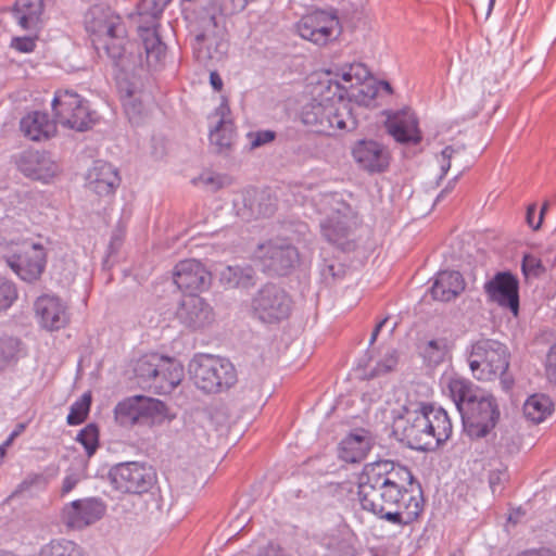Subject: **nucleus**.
<instances>
[{
	"label": "nucleus",
	"mask_w": 556,
	"mask_h": 556,
	"mask_svg": "<svg viewBox=\"0 0 556 556\" xmlns=\"http://www.w3.org/2000/svg\"><path fill=\"white\" fill-rule=\"evenodd\" d=\"M295 30L302 39L325 47L340 37L342 27L337 10L329 9L305 14L295 24Z\"/></svg>",
	"instance_id": "nucleus-10"
},
{
	"label": "nucleus",
	"mask_w": 556,
	"mask_h": 556,
	"mask_svg": "<svg viewBox=\"0 0 556 556\" xmlns=\"http://www.w3.org/2000/svg\"><path fill=\"white\" fill-rule=\"evenodd\" d=\"M447 390L459 413L467 407V404H470L471 401H476L480 396L478 388L471 381L462 377L451 378L447 383Z\"/></svg>",
	"instance_id": "nucleus-35"
},
{
	"label": "nucleus",
	"mask_w": 556,
	"mask_h": 556,
	"mask_svg": "<svg viewBox=\"0 0 556 556\" xmlns=\"http://www.w3.org/2000/svg\"><path fill=\"white\" fill-rule=\"evenodd\" d=\"M179 321L197 330L211 325L214 320L212 306L197 294H186L176 312Z\"/></svg>",
	"instance_id": "nucleus-25"
},
{
	"label": "nucleus",
	"mask_w": 556,
	"mask_h": 556,
	"mask_svg": "<svg viewBox=\"0 0 556 556\" xmlns=\"http://www.w3.org/2000/svg\"><path fill=\"white\" fill-rule=\"evenodd\" d=\"M300 119L311 131L325 136H334L339 131H349L357 127V121L349 105L340 108L317 99L302 106Z\"/></svg>",
	"instance_id": "nucleus-5"
},
{
	"label": "nucleus",
	"mask_w": 556,
	"mask_h": 556,
	"mask_svg": "<svg viewBox=\"0 0 556 556\" xmlns=\"http://www.w3.org/2000/svg\"><path fill=\"white\" fill-rule=\"evenodd\" d=\"M85 27L99 56H106L114 66L127 71L147 66L146 53H135L124 18L106 4H94L85 14Z\"/></svg>",
	"instance_id": "nucleus-1"
},
{
	"label": "nucleus",
	"mask_w": 556,
	"mask_h": 556,
	"mask_svg": "<svg viewBox=\"0 0 556 556\" xmlns=\"http://www.w3.org/2000/svg\"><path fill=\"white\" fill-rule=\"evenodd\" d=\"M92 397L90 393H84L79 400L74 402L70 407L66 422L70 426H77L83 424L90 412Z\"/></svg>",
	"instance_id": "nucleus-43"
},
{
	"label": "nucleus",
	"mask_w": 556,
	"mask_h": 556,
	"mask_svg": "<svg viewBox=\"0 0 556 556\" xmlns=\"http://www.w3.org/2000/svg\"><path fill=\"white\" fill-rule=\"evenodd\" d=\"M40 556H83L81 548L68 540H52L40 551Z\"/></svg>",
	"instance_id": "nucleus-42"
},
{
	"label": "nucleus",
	"mask_w": 556,
	"mask_h": 556,
	"mask_svg": "<svg viewBox=\"0 0 556 556\" xmlns=\"http://www.w3.org/2000/svg\"><path fill=\"white\" fill-rule=\"evenodd\" d=\"M508 348L493 339L482 338L473 342L467 355L470 371L477 380L491 381L509 367Z\"/></svg>",
	"instance_id": "nucleus-6"
},
{
	"label": "nucleus",
	"mask_w": 556,
	"mask_h": 556,
	"mask_svg": "<svg viewBox=\"0 0 556 556\" xmlns=\"http://www.w3.org/2000/svg\"><path fill=\"white\" fill-rule=\"evenodd\" d=\"M374 445L371 433L358 428L349 433L340 443V457L346 463L362 462Z\"/></svg>",
	"instance_id": "nucleus-29"
},
{
	"label": "nucleus",
	"mask_w": 556,
	"mask_h": 556,
	"mask_svg": "<svg viewBox=\"0 0 556 556\" xmlns=\"http://www.w3.org/2000/svg\"><path fill=\"white\" fill-rule=\"evenodd\" d=\"M51 105L56 122L65 127L84 131L94 123L88 102L73 90H56Z\"/></svg>",
	"instance_id": "nucleus-12"
},
{
	"label": "nucleus",
	"mask_w": 556,
	"mask_h": 556,
	"mask_svg": "<svg viewBox=\"0 0 556 556\" xmlns=\"http://www.w3.org/2000/svg\"><path fill=\"white\" fill-rule=\"evenodd\" d=\"M13 161L25 177L42 182H49L61 170L48 153L38 150H23L13 155Z\"/></svg>",
	"instance_id": "nucleus-18"
},
{
	"label": "nucleus",
	"mask_w": 556,
	"mask_h": 556,
	"mask_svg": "<svg viewBox=\"0 0 556 556\" xmlns=\"http://www.w3.org/2000/svg\"><path fill=\"white\" fill-rule=\"evenodd\" d=\"M484 292L491 302L508 308L515 315L519 311V280L508 270L496 273L484 283Z\"/></svg>",
	"instance_id": "nucleus-19"
},
{
	"label": "nucleus",
	"mask_w": 556,
	"mask_h": 556,
	"mask_svg": "<svg viewBox=\"0 0 556 556\" xmlns=\"http://www.w3.org/2000/svg\"><path fill=\"white\" fill-rule=\"evenodd\" d=\"M378 479L375 475H359L357 495L362 508L397 526H408L416 521L424 510L420 485L417 484L416 494L400 493L383 485Z\"/></svg>",
	"instance_id": "nucleus-3"
},
{
	"label": "nucleus",
	"mask_w": 556,
	"mask_h": 556,
	"mask_svg": "<svg viewBox=\"0 0 556 556\" xmlns=\"http://www.w3.org/2000/svg\"><path fill=\"white\" fill-rule=\"evenodd\" d=\"M25 137L33 141L50 138L56 130L55 122L46 112L34 111L25 115L20 123Z\"/></svg>",
	"instance_id": "nucleus-32"
},
{
	"label": "nucleus",
	"mask_w": 556,
	"mask_h": 556,
	"mask_svg": "<svg viewBox=\"0 0 556 556\" xmlns=\"http://www.w3.org/2000/svg\"><path fill=\"white\" fill-rule=\"evenodd\" d=\"M465 287V279L459 271L442 270L437 274L430 293L437 301L450 302L456 299Z\"/></svg>",
	"instance_id": "nucleus-30"
},
{
	"label": "nucleus",
	"mask_w": 556,
	"mask_h": 556,
	"mask_svg": "<svg viewBox=\"0 0 556 556\" xmlns=\"http://www.w3.org/2000/svg\"><path fill=\"white\" fill-rule=\"evenodd\" d=\"M161 365L150 390L157 394H168L184 379V366L178 361L166 356L162 357Z\"/></svg>",
	"instance_id": "nucleus-31"
},
{
	"label": "nucleus",
	"mask_w": 556,
	"mask_h": 556,
	"mask_svg": "<svg viewBox=\"0 0 556 556\" xmlns=\"http://www.w3.org/2000/svg\"><path fill=\"white\" fill-rule=\"evenodd\" d=\"M506 479L507 472L505 468L491 470L489 473V485L492 493H496Z\"/></svg>",
	"instance_id": "nucleus-56"
},
{
	"label": "nucleus",
	"mask_w": 556,
	"mask_h": 556,
	"mask_svg": "<svg viewBox=\"0 0 556 556\" xmlns=\"http://www.w3.org/2000/svg\"><path fill=\"white\" fill-rule=\"evenodd\" d=\"M255 256L264 273L287 276L300 263L298 249L286 238L269 239L257 245Z\"/></svg>",
	"instance_id": "nucleus-11"
},
{
	"label": "nucleus",
	"mask_w": 556,
	"mask_h": 556,
	"mask_svg": "<svg viewBox=\"0 0 556 556\" xmlns=\"http://www.w3.org/2000/svg\"><path fill=\"white\" fill-rule=\"evenodd\" d=\"M318 101L324 103H334L337 106L349 105L344 99L350 96L348 87L342 85L339 79L328 78L319 84Z\"/></svg>",
	"instance_id": "nucleus-40"
},
{
	"label": "nucleus",
	"mask_w": 556,
	"mask_h": 556,
	"mask_svg": "<svg viewBox=\"0 0 556 556\" xmlns=\"http://www.w3.org/2000/svg\"><path fill=\"white\" fill-rule=\"evenodd\" d=\"M292 301L288 293L276 283L264 285L254 294L251 307L254 315L263 323H278L289 317Z\"/></svg>",
	"instance_id": "nucleus-15"
},
{
	"label": "nucleus",
	"mask_w": 556,
	"mask_h": 556,
	"mask_svg": "<svg viewBox=\"0 0 556 556\" xmlns=\"http://www.w3.org/2000/svg\"><path fill=\"white\" fill-rule=\"evenodd\" d=\"M356 215L348 216L342 211L333 213L320 222V232L331 244L343 252L356 250L358 243L353 232Z\"/></svg>",
	"instance_id": "nucleus-17"
},
{
	"label": "nucleus",
	"mask_w": 556,
	"mask_h": 556,
	"mask_svg": "<svg viewBox=\"0 0 556 556\" xmlns=\"http://www.w3.org/2000/svg\"><path fill=\"white\" fill-rule=\"evenodd\" d=\"M36 316L42 328L56 331L70 321L67 305L56 295L42 294L34 303Z\"/></svg>",
	"instance_id": "nucleus-23"
},
{
	"label": "nucleus",
	"mask_w": 556,
	"mask_h": 556,
	"mask_svg": "<svg viewBox=\"0 0 556 556\" xmlns=\"http://www.w3.org/2000/svg\"><path fill=\"white\" fill-rule=\"evenodd\" d=\"M460 414L464 431L471 439L486 437L500 419V409L493 395H480Z\"/></svg>",
	"instance_id": "nucleus-14"
},
{
	"label": "nucleus",
	"mask_w": 556,
	"mask_h": 556,
	"mask_svg": "<svg viewBox=\"0 0 556 556\" xmlns=\"http://www.w3.org/2000/svg\"><path fill=\"white\" fill-rule=\"evenodd\" d=\"M17 295L15 283L7 278L0 277V311L9 309L17 300Z\"/></svg>",
	"instance_id": "nucleus-49"
},
{
	"label": "nucleus",
	"mask_w": 556,
	"mask_h": 556,
	"mask_svg": "<svg viewBox=\"0 0 556 556\" xmlns=\"http://www.w3.org/2000/svg\"><path fill=\"white\" fill-rule=\"evenodd\" d=\"M518 556H556V554L551 549L542 548V549H538V551L536 549L527 551V552L521 553Z\"/></svg>",
	"instance_id": "nucleus-64"
},
{
	"label": "nucleus",
	"mask_w": 556,
	"mask_h": 556,
	"mask_svg": "<svg viewBox=\"0 0 556 556\" xmlns=\"http://www.w3.org/2000/svg\"><path fill=\"white\" fill-rule=\"evenodd\" d=\"M11 47L20 52L28 53L34 51L36 43L30 37H15L12 39Z\"/></svg>",
	"instance_id": "nucleus-58"
},
{
	"label": "nucleus",
	"mask_w": 556,
	"mask_h": 556,
	"mask_svg": "<svg viewBox=\"0 0 556 556\" xmlns=\"http://www.w3.org/2000/svg\"><path fill=\"white\" fill-rule=\"evenodd\" d=\"M243 200V208H253L255 203H257L258 208H267V206L271 205L264 204L262 201L265 199H269V194L266 190H257V189H249L244 193L241 194Z\"/></svg>",
	"instance_id": "nucleus-53"
},
{
	"label": "nucleus",
	"mask_w": 556,
	"mask_h": 556,
	"mask_svg": "<svg viewBox=\"0 0 556 556\" xmlns=\"http://www.w3.org/2000/svg\"><path fill=\"white\" fill-rule=\"evenodd\" d=\"M7 264L21 279L27 282L38 280L47 265V253L41 243L24 241L20 252L7 257Z\"/></svg>",
	"instance_id": "nucleus-16"
},
{
	"label": "nucleus",
	"mask_w": 556,
	"mask_h": 556,
	"mask_svg": "<svg viewBox=\"0 0 556 556\" xmlns=\"http://www.w3.org/2000/svg\"><path fill=\"white\" fill-rule=\"evenodd\" d=\"M521 270L526 278H539L545 274L546 268L539 257L528 253L522 257Z\"/></svg>",
	"instance_id": "nucleus-50"
},
{
	"label": "nucleus",
	"mask_w": 556,
	"mask_h": 556,
	"mask_svg": "<svg viewBox=\"0 0 556 556\" xmlns=\"http://www.w3.org/2000/svg\"><path fill=\"white\" fill-rule=\"evenodd\" d=\"M547 211H526V222L533 230H539Z\"/></svg>",
	"instance_id": "nucleus-59"
},
{
	"label": "nucleus",
	"mask_w": 556,
	"mask_h": 556,
	"mask_svg": "<svg viewBox=\"0 0 556 556\" xmlns=\"http://www.w3.org/2000/svg\"><path fill=\"white\" fill-rule=\"evenodd\" d=\"M355 163L369 173H382L390 164L389 150L375 140H358L352 148Z\"/></svg>",
	"instance_id": "nucleus-24"
},
{
	"label": "nucleus",
	"mask_w": 556,
	"mask_h": 556,
	"mask_svg": "<svg viewBox=\"0 0 556 556\" xmlns=\"http://www.w3.org/2000/svg\"><path fill=\"white\" fill-rule=\"evenodd\" d=\"M219 281L228 289H249L256 283V273L251 265H229L220 271Z\"/></svg>",
	"instance_id": "nucleus-34"
},
{
	"label": "nucleus",
	"mask_w": 556,
	"mask_h": 556,
	"mask_svg": "<svg viewBox=\"0 0 556 556\" xmlns=\"http://www.w3.org/2000/svg\"><path fill=\"white\" fill-rule=\"evenodd\" d=\"M377 96V88L372 84L363 81L350 91V96L346 97L350 101H355L359 105L369 106Z\"/></svg>",
	"instance_id": "nucleus-45"
},
{
	"label": "nucleus",
	"mask_w": 556,
	"mask_h": 556,
	"mask_svg": "<svg viewBox=\"0 0 556 556\" xmlns=\"http://www.w3.org/2000/svg\"><path fill=\"white\" fill-rule=\"evenodd\" d=\"M498 453L511 455L519 451L520 439L513 430H503L495 443Z\"/></svg>",
	"instance_id": "nucleus-48"
},
{
	"label": "nucleus",
	"mask_w": 556,
	"mask_h": 556,
	"mask_svg": "<svg viewBox=\"0 0 556 556\" xmlns=\"http://www.w3.org/2000/svg\"><path fill=\"white\" fill-rule=\"evenodd\" d=\"M333 76L348 87V91H351L367 79L369 71L362 63H351L336 68Z\"/></svg>",
	"instance_id": "nucleus-39"
},
{
	"label": "nucleus",
	"mask_w": 556,
	"mask_h": 556,
	"mask_svg": "<svg viewBox=\"0 0 556 556\" xmlns=\"http://www.w3.org/2000/svg\"><path fill=\"white\" fill-rule=\"evenodd\" d=\"M192 181L195 186H202L208 191H217L229 184V178L226 175L214 172H204Z\"/></svg>",
	"instance_id": "nucleus-47"
},
{
	"label": "nucleus",
	"mask_w": 556,
	"mask_h": 556,
	"mask_svg": "<svg viewBox=\"0 0 556 556\" xmlns=\"http://www.w3.org/2000/svg\"><path fill=\"white\" fill-rule=\"evenodd\" d=\"M388 132L401 143H418L421 134L414 112L403 110L389 117L386 122Z\"/></svg>",
	"instance_id": "nucleus-28"
},
{
	"label": "nucleus",
	"mask_w": 556,
	"mask_h": 556,
	"mask_svg": "<svg viewBox=\"0 0 556 556\" xmlns=\"http://www.w3.org/2000/svg\"><path fill=\"white\" fill-rule=\"evenodd\" d=\"M115 421L124 428L134 426L156 427L170 422L176 414L157 399L135 395L117 403L114 408Z\"/></svg>",
	"instance_id": "nucleus-4"
},
{
	"label": "nucleus",
	"mask_w": 556,
	"mask_h": 556,
	"mask_svg": "<svg viewBox=\"0 0 556 556\" xmlns=\"http://www.w3.org/2000/svg\"><path fill=\"white\" fill-rule=\"evenodd\" d=\"M257 556H282V554L278 545L269 542L258 549Z\"/></svg>",
	"instance_id": "nucleus-61"
},
{
	"label": "nucleus",
	"mask_w": 556,
	"mask_h": 556,
	"mask_svg": "<svg viewBox=\"0 0 556 556\" xmlns=\"http://www.w3.org/2000/svg\"><path fill=\"white\" fill-rule=\"evenodd\" d=\"M546 376L556 383V343L551 346L546 356Z\"/></svg>",
	"instance_id": "nucleus-57"
},
{
	"label": "nucleus",
	"mask_w": 556,
	"mask_h": 556,
	"mask_svg": "<svg viewBox=\"0 0 556 556\" xmlns=\"http://www.w3.org/2000/svg\"><path fill=\"white\" fill-rule=\"evenodd\" d=\"M362 472L367 476L375 475L376 478H379V482H383V485L400 491V493L414 494L413 490L409 491L405 488V484L413 485L415 482L413 472L406 466L383 459L366 464Z\"/></svg>",
	"instance_id": "nucleus-21"
},
{
	"label": "nucleus",
	"mask_w": 556,
	"mask_h": 556,
	"mask_svg": "<svg viewBox=\"0 0 556 556\" xmlns=\"http://www.w3.org/2000/svg\"><path fill=\"white\" fill-rule=\"evenodd\" d=\"M336 265L334 264H325L323 269H321V275L327 278L328 276L332 277L333 279L338 278V277H341V275L343 274V269L341 268L340 265H338V270H336Z\"/></svg>",
	"instance_id": "nucleus-62"
},
{
	"label": "nucleus",
	"mask_w": 556,
	"mask_h": 556,
	"mask_svg": "<svg viewBox=\"0 0 556 556\" xmlns=\"http://www.w3.org/2000/svg\"><path fill=\"white\" fill-rule=\"evenodd\" d=\"M191 47L198 62L207 65L210 62L222 60L227 50L225 27L213 14L201 16L190 30Z\"/></svg>",
	"instance_id": "nucleus-8"
},
{
	"label": "nucleus",
	"mask_w": 556,
	"mask_h": 556,
	"mask_svg": "<svg viewBox=\"0 0 556 556\" xmlns=\"http://www.w3.org/2000/svg\"><path fill=\"white\" fill-rule=\"evenodd\" d=\"M124 108L130 119L135 118L137 114L141 113V102H137L132 92L128 90L126 98L124 99Z\"/></svg>",
	"instance_id": "nucleus-54"
},
{
	"label": "nucleus",
	"mask_w": 556,
	"mask_h": 556,
	"mask_svg": "<svg viewBox=\"0 0 556 556\" xmlns=\"http://www.w3.org/2000/svg\"><path fill=\"white\" fill-rule=\"evenodd\" d=\"M212 127L210 129V143L217 153L227 152L235 139V125L230 118V110L226 101H223L210 116Z\"/></svg>",
	"instance_id": "nucleus-26"
},
{
	"label": "nucleus",
	"mask_w": 556,
	"mask_h": 556,
	"mask_svg": "<svg viewBox=\"0 0 556 556\" xmlns=\"http://www.w3.org/2000/svg\"><path fill=\"white\" fill-rule=\"evenodd\" d=\"M447 352V341L444 338L429 340L420 348L421 356L431 366L441 364Z\"/></svg>",
	"instance_id": "nucleus-41"
},
{
	"label": "nucleus",
	"mask_w": 556,
	"mask_h": 556,
	"mask_svg": "<svg viewBox=\"0 0 556 556\" xmlns=\"http://www.w3.org/2000/svg\"><path fill=\"white\" fill-rule=\"evenodd\" d=\"M165 9L157 0H140L137 7L138 15L142 24L138 26V33L146 52V63L149 68H157L165 56L166 47L162 42L156 27L157 20Z\"/></svg>",
	"instance_id": "nucleus-9"
},
{
	"label": "nucleus",
	"mask_w": 556,
	"mask_h": 556,
	"mask_svg": "<svg viewBox=\"0 0 556 556\" xmlns=\"http://www.w3.org/2000/svg\"><path fill=\"white\" fill-rule=\"evenodd\" d=\"M76 441L84 446L88 457H91L99 447V427L93 422L88 424L78 432Z\"/></svg>",
	"instance_id": "nucleus-44"
},
{
	"label": "nucleus",
	"mask_w": 556,
	"mask_h": 556,
	"mask_svg": "<svg viewBox=\"0 0 556 556\" xmlns=\"http://www.w3.org/2000/svg\"><path fill=\"white\" fill-rule=\"evenodd\" d=\"M399 363V353L395 349H389L382 358L377 362L376 366L370 370L371 378L380 377L393 371Z\"/></svg>",
	"instance_id": "nucleus-46"
},
{
	"label": "nucleus",
	"mask_w": 556,
	"mask_h": 556,
	"mask_svg": "<svg viewBox=\"0 0 556 556\" xmlns=\"http://www.w3.org/2000/svg\"><path fill=\"white\" fill-rule=\"evenodd\" d=\"M121 185L118 169L109 162L94 161L86 175V186L99 197L113 194Z\"/></svg>",
	"instance_id": "nucleus-27"
},
{
	"label": "nucleus",
	"mask_w": 556,
	"mask_h": 556,
	"mask_svg": "<svg viewBox=\"0 0 556 556\" xmlns=\"http://www.w3.org/2000/svg\"><path fill=\"white\" fill-rule=\"evenodd\" d=\"M174 282L187 294L207 290L212 282L211 273L197 260H185L175 266Z\"/></svg>",
	"instance_id": "nucleus-22"
},
{
	"label": "nucleus",
	"mask_w": 556,
	"mask_h": 556,
	"mask_svg": "<svg viewBox=\"0 0 556 556\" xmlns=\"http://www.w3.org/2000/svg\"><path fill=\"white\" fill-rule=\"evenodd\" d=\"M189 372L194 384L207 393L228 389L237 381L236 369L229 361L208 354L195 355L189 363Z\"/></svg>",
	"instance_id": "nucleus-7"
},
{
	"label": "nucleus",
	"mask_w": 556,
	"mask_h": 556,
	"mask_svg": "<svg viewBox=\"0 0 556 556\" xmlns=\"http://www.w3.org/2000/svg\"><path fill=\"white\" fill-rule=\"evenodd\" d=\"M553 412V403L543 394L531 395L523 404L525 417L533 424H540Z\"/></svg>",
	"instance_id": "nucleus-38"
},
{
	"label": "nucleus",
	"mask_w": 556,
	"mask_h": 556,
	"mask_svg": "<svg viewBox=\"0 0 556 556\" xmlns=\"http://www.w3.org/2000/svg\"><path fill=\"white\" fill-rule=\"evenodd\" d=\"M163 355L150 353L138 358L134 366V372L138 383L142 388L150 389L151 383L159 372Z\"/></svg>",
	"instance_id": "nucleus-37"
},
{
	"label": "nucleus",
	"mask_w": 556,
	"mask_h": 556,
	"mask_svg": "<svg viewBox=\"0 0 556 556\" xmlns=\"http://www.w3.org/2000/svg\"><path fill=\"white\" fill-rule=\"evenodd\" d=\"M248 143L251 150L261 148L273 142L276 139L274 130H256L247 134Z\"/></svg>",
	"instance_id": "nucleus-52"
},
{
	"label": "nucleus",
	"mask_w": 556,
	"mask_h": 556,
	"mask_svg": "<svg viewBox=\"0 0 556 556\" xmlns=\"http://www.w3.org/2000/svg\"><path fill=\"white\" fill-rule=\"evenodd\" d=\"M43 12V0H16L12 14L22 29L37 30Z\"/></svg>",
	"instance_id": "nucleus-33"
},
{
	"label": "nucleus",
	"mask_w": 556,
	"mask_h": 556,
	"mask_svg": "<svg viewBox=\"0 0 556 556\" xmlns=\"http://www.w3.org/2000/svg\"><path fill=\"white\" fill-rule=\"evenodd\" d=\"M455 152L456 150L453 147L447 146L442 150L440 156L438 157V162L441 168V178L445 176L451 168V160L454 157Z\"/></svg>",
	"instance_id": "nucleus-55"
},
{
	"label": "nucleus",
	"mask_w": 556,
	"mask_h": 556,
	"mask_svg": "<svg viewBox=\"0 0 556 556\" xmlns=\"http://www.w3.org/2000/svg\"><path fill=\"white\" fill-rule=\"evenodd\" d=\"M79 482V477L75 473L73 475H68L64 478L63 480V483H62V494H67L70 493L76 485L77 483Z\"/></svg>",
	"instance_id": "nucleus-60"
},
{
	"label": "nucleus",
	"mask_w": 556,
	"mask_h": 556,
	"mask_svg": "<svg viewBox=\"0 0 556 556\" xmlns=\"http://www.w3.org/2000/svg\"><path fill=\"white\" fill-rule=\"evenodd\" d=\"M403 410L393 419L392 435L407 447L433 451L451 438L453 426L444 408L421 403L418 409Z\"/></svg>",
	"instance_id": "nucleus-2"
},
{
	"label": "nucleus",
	"mask_w": 556,
	"mask_h": 556,
	"mask_svg": "<svg viewBox=\"0 0 556 556\" xmlns=\"http://www.w3.org/2000/svg\"><path fill=\"white\" fill-rule=\"evenodd\" d=\"M106 510L105 503L98 497L76 500L62 510L63 522L72 529H84L100 520Z\"/></svg>",
	"instance_id": "nucleus-20"
},
{
	"label": "nucleus",
	"mask_w": 556,
	"mask_h": 556,
	"mask_svg": "<svg viewBox=\"0 0 556 556\" xmlns=\"http://www.w3.org/2000/svg\"><path fill=\"white\" fill-rule=\"evenodd\" d=\"M113 488L128 494L149 492L156 482V475L151 466L139 462L119 463L109 470Z\"/></svg>",
	"instance_id": "nucleus-13"
},
{
	"label": "nucleus",
	"mask_w": 556,
	"mask_h": 556,
	"mask_svg": "<svg viewBox=\"0 0 556 556\" xmlns=\"http://www.w3.org/2000/svg\"><path fill=\"white\" fill-rule=\"evenodd\" d=\"M125 231H126V226L122 220H119L117 226L115 227V229L112 232L111 240L108 245V253L103 261L104 267L109 266L110 257L117 254L119 249L122 248L123 242H124Z\"/></svg>",
	"instance_id": "nucleus-51"
},
{
	"label": "nucleus",
	"mask_w": 556,
	"mask_h": 556,
	"mask_svg": "<svg viewBox=\"0 0 556 556\" xmlns=\"http://www.w3.org/2000/svg\"><path fill=\"white\" fill-rule=\"evenodd\" d=\"M294 226V232L299 233L301 236L302 240L305 243L311 242V232L308 230V226L305 223H295Z\"/></svg>",
	"instance_id": "nucleus-63"
},
{
	"label": "nucleus",
	"mask_w": 556,
	"mask_h": 556,
	"mask_svg": "<svg viewBox=\"0 0 556 556\" xmlns=\"http://www.w3.org/2000/svg\"><path fill=\"white\" fill-rule=\"evenodd\" d=\"M24 354V344L20 338L0 337V374L15 368Z\"/></svg>",
	"instance_id": "nucleus-36"
}]
</instances>
